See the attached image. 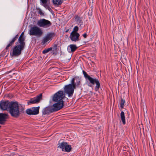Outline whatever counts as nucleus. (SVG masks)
Masks as SVG:
<instances>
[{"instance_id": "nucleus-1", "label": "nucleus", "mask_w": 156, "mask_h": 156, "mask_svg": "<svg viewBox=\"0 0 156 156\" xmlns=\"http://www.w3.org/2000/svg\"><path fill=\"white\" fill-rule=\"evenodd\" d=\"M82 72L86 80H88L90 82V85H88V86L91 87L92 85H94L95 83L96 85L94 88V90L96 91H97L100 87V83L98 80V79L93 78L91 77L84 70H83Z\"/></svg>"}, {"instance_id": "nucleus-2", "label": "nucleus", "mask_w": 156, "mask_h": 156, "mask_svg": "<svg viewBox=\"0 0 156 156\" xmlns=\"http://www.w3.org/2000/svg\"><path fill=\"white\" fill-rule=\"evenodd\" d=\"M20 108L17 101H10V114L15 118H17L20 115Z\"/></svg>"}, {"instance_id": "nucleus-3", "label": "nucleus", "mask_w": 156, "mask_h": 156, "mask_svg": "<svg viewBox=\"0 0 156 156\" xmlns=\"http://www.w3.org/2000/svg\"><path fill=\"white\" fill-rule=\"evenodd\" d=\"M29 34L30 35H33L40 37L43 34V30L39 27L36 26L32 27L29 30Z\"/></svg>"}, {"instance_id": "nucleus-4", "label": "nucleus", "mask_w": 156, "mask_h": 156, "mask_svg": "<svg viewBox=\"0 0 156 156\" xmlns=\"http://www.w3.org/2000/svg\"><path fill=\"white\" fill-rule=\"evenodd\" d=\"M65 96L63 91L59 90L54 95L53 100L55 102H61L63 103V99Z\"/></svg>"}, {"instance_id": "nucleus-5", "label": "nucleus", "mask_w": 156, "mask_h": 156, "mask_svg": "<svg viewBox=\"0 0 156 156\" xmlns=\"http://www.w3.org/2000/svg\"><path fill=\"white\" fill-rule=\"evenodd\" d=\"M73 84V81H72V84H69L67 85H66L64 87V92L68 95V97L72 96L74 93V89L76 88Z\"/></svg>"}, {"instance_id": "nucleus-6", "label": "nucleus", "mask_w": 156, "mask_h": 156, "mask_svg": "<svg viewBox=\"0 0 156 156\" xmlns=\"http://www.w3.org/2000/svg\"><path fill=\"white\" fill-rule=\"evenodd\" d=\"M37 24L39 27L45 28H48L52 25L50 21L45 19H40L38 21Z\"/></svg>"}, {"instance_id": "nucleus-7", "label": "nucleus", "mask_w": 156, "mask_h": 156, "mask_svg": "<svg viewBox=\"0 0 156 156\" xmlns=\"http://www.w3.org/2000/svg\"><path fill=\"white\" fill-rule=\"evenodd\" d=\"M0 109L2 111H7L10 112V102L8 101L2 100L0 101Z\"/></svg>"}, {"instance_id": "nucleus-8", "label": "nucleus", "mask_w": 156, "mask_h": 156, "mask_svg": "<svg viewBox=\"0 0 156 156\" xmlns=\"http://www.w3.org/2000/svg\"><path fill=\"white\" fill-rule=\"evenodd\" d=\"M39 106L30 108L27 109L26 110V112L28 115H37L39 113Z\"/></svg>"}, {"instance_id": "nucleus-9", "label": "nucleus", "mask_w": 156, "mask_h": 156, "mask_svg": "<svg viewBox=\"0 0 156 156\" xmlns=\"http://www.w3.org/2000/svg\"><path fill=\"white\" fill-rule=\"evenodd\" d=\"M55 36V34L54 32H51L47 33L42 39V43L43 44L49 41H51L52 38Z\"/></svg>"}, {"instance_id": "nucleus-10", "label": "nucleus", "mask_w": 156, "mask_h": 156, "mask_svg": "<svg viewBox=\"0 0 156 156\" xmlns=\"http://www.w3.org/2000/svg\"><path fill=\"white\" fill-rule=\"evenodd\" d=\"M24 48L19 45L15 46L13 49L12 56H18L19 55L21 54V51Z\"/></svg>"}, {"instance_id": "nucleus-11", "label": "nucleus", "mask_w": 156, "mask_h": 156, "mask_svg": "<svg viewBox=\"0 0 156 156\" xmlns=\"http://www.w3.org/2000/svg\"><path fill=\"white\" fill-rule=\"evenodd\" d=\"M42 98V94L39 95L33 98L30 99L28 102V104H32L38 103Z\"/></svg>"}, {"instance_id": "nucleus-12", "label": "nucleus", "mask_w": 156, "mask_h": 156, "mask_svg": "<svg viewBox=\"0 0 156 156\" xmlns=\"http://www.w3.org/2000/svg\"><path fill=\"white\" fill-rule=\"evenodd\" d=\"M57 102V103L54 104L53 106H52L53 112H55L60 110L63 106V103L61 102Z\"/></svg>"}, {"instance_id": "nucleus-13", "label": "nucleus", "mask_w": 156, "mask_h": 156, "mask_svg": "<svg viewBox=\"0 0 156 156\" xmlns=\"http://www.w3.org/2000/svg\"><path fill=\"white\" fill-rule=\"evenodd\" d=\"M73 81V85L75 87H78L81 84L80 79L78 76H75L73 78L71 81V83L72 84V81Z\"/></svg>"}, {"instance_id": "nucleus-14", "label": "nucleus", "mask_w": 156, "mask_h": 156, "mask_svg": "<svg viewBox=\"0 0 156 156\" xmlns=\"http://www.w3.org/2000/svg\"><path fill=\"white\" fill-rule=\"evenodd\" d=\"M79 36L80 34L77 32L72 31L70 34V38L72 41H78L79 40Z\"/></svg>"}, {"instance_id": "nucleus-15", "label": "nucleus", "mask_w": 156, "mask_h": 156, "mask_svg": "<svg viewBox=\"0 0 156 156\" xmlns=\"http://www.w3.org/2000/svg\"><path fill=\"white\" fill-rule=\"evenodd\" d=\"M52 109V106H48L43 109L42 111V114L49 115L50 113L54 112Z\"/></svg>"}, {"instance_id": "nucleus-16", "label": "nucleus", "mask_w": 156, "mask_h": 156, "mask_svg": "<svg viewBox=\"0 0 156 156\" xmlns=\"http://www.w3.org/2000/svg\"><path fill=\"white\" fill-rule=\"evenodd\" d=\"M8 115L3 113H0V124H3L6 121Z\"/></svg>"}, {"instance_id": "nucleus-17", "label": "nucleus", "mask_w": 156, "mask_h": 156, "mask_svg": "<svg viewBox=\"0 0 156 156\" xmlns=\"http://www.w3.org/2000/svg\"><path fill=\"white\" fill-rule=\"evenodd\" d=\"M77 47L75 44H70L68 46L67 51L69 53L73 52L77 49Z\"/></svg>"}, {"instance_id": "nucleus-18", "label": "nucleus", "mask_w": 156, "mask_h": 156, "mask_svg": "<svg viewBox=\"0 0 156 156\" xmlns=\"http://www.w3.org/2000/svg\"><path fill=\"white\" fill-rule=\"evenodd\" d=\"M53 5L56 7H58L63 2V0H52Z\"/></svg>"}, {"instance_id": "nucleus-19", "label": "nucleus", "mask_w": 156, "mask_h": 156, "mask_svg": "<svg viewBox=\"0 0 156 156\" xmlns=\"http://www.w3.org/2000/svg\"><path fill=\"white\" fill-rule=\"evenodd\" d=\"M66 144V142H61V140L59 141L58 145V147L61 149L62 151H64V148Z\"/></svg>"}, {"instance_id": "nucleus-20", "label": "nucleus", "mask_w": 156, "mask_h": 156, "mask_svg": "<svg viewBox=\"0 0 156 156\" xmlns=\"http://www.w3.org/2000/svg\"><path fill=\"white\" fill-rule=\"evenodd\" d=\"M18 41L20 43L19 45L24 47L25 46V42H24L25 38L24 37L20 36L18 38Z\"/></svg>"}, {"instance_id": "nucleus-21", "label": "nucleus", "mask_w": 156, "mask_h": 156, "mask_svg": "<svg viewBox=\"0 0 156 156\" xmlns=\"http://www.w3.org/2000/svg\"><path fill=\"white\" fill-rule=\"evenodd\" d=\"M120 117L124 125L126 124L125 118V116L124 112L122 111L120 114Z\"/></svg>"}, {"instance_id": "nucleus-22", "label": "nucleus", "mask_w": 156, "mask_h": 156, "mask_svg": "<svg viewBox=\"0 0 156 156\" xmlns=\"http://www.w3.org/2000/svg\"><path fill=\"white\" fill-rule=\"evenodd\" d=\"M75 20L77 23L79 24H80V25H81L83 23L81 20L78 15H77L75 16Z\"/></svg>"}, {"instance_id": "nucleus-23", "label": "nucleus", "mask_w": 156, "mask_h": 156, "mask_svg": "<svg viewBox=\"0 0 156 156\" xmlns=\"http://www.w3.org/2000/svg\"><path fill=\"white\" fill-rule=\"evenodd\" d=\"M125 103V101L123 99L121 98L120 103V107L121 108H123Z\"/></svg>"}, {"instance_id": "nucleus-24", "label": "nucleus", "mask_w": 156, "mask_h": 156, "mask_svg": "<svg viewBox=\"0 0 156 156\" xmlns=\"http://www.w3.org/2000/svg\"><path fill=\"white\" fill-rule=\"evenodd\" d=\"M52 49L53 48L52 47H50L47 49H44L42 51V53L44 54H45L48 53L49 51H52Z\"/></svg>"}, {"instance_id": "nucleus-25", "label": "nucleus", "mask_w": 156, "mask_h": 156, "mask_svg": "<svg viewBox=\"0 0 156 156\" xmlns=\"http://www.w3.org/2000/svg\"><path fill=\"white\" fill-rule=\"evenodd\" d=\"M71 149L72 147L71 145H69L68 144L66 147L64 149V151L69 152L71 151Z\"/></svg>"}, {"instance_id": "nucleus-26", "label": "nucleus", "mask_w": 156, "mask_h": 156, "mask_svg": "<svg viewBox=\"0 0 156 156\" xmlns=\"http://www.w3.org/2000/svg\"><path fill=\"white\" fill-rule=\"evenodd\" d=\"M42 6H43L46 9H48L50 12H51L52 11V9L48 5V3L45 4L43 5Z\"/></svg>"}, {"instance_id": "nucleus-27", "label": "nucleus", "mask_w": 156, "mask_h": 156, "mask_svg": "<svg viewBox=\"0 0 156 156\" xmlns=\"http://www.w3.org/2000/svg\"><path fill=\"white\" fill-rule=\"evenodd\" d=\"M18 34H17L12 39L11 41H10V45L12 44L18 38Z\"/></svg>"}, {"instance_id": "nucleus-28", "label": "nucleus", "mask_w": 156, "mask_h": 156, "mask_svg": "<svg viewBox=\"0 0 156 156\" xmlns=\"http://www.w3.org/2000/svg\"><path fill=\"white\" fill-rule=\"evenodd\" d=\"M48 1V0H40V4L42 5H43L47 3Z\"/></svg>"}, {"instance_id": "nucleus-29", "label": "nucleus", "mask_w": 156, "mask_h": 156, "mask_svg": "<svg viewBox=\"0 0 156 156\" xmlns=\"http://www.w3.org/2000/svg\"><path fill=\"white\" fill-rule=\"evenodd\" d=\"M38 10V13L41 16H44V14L42 10L40 9H39Z\"/></svg>"}, {"instance_id": "nucleus-30", "label": "nucleus", "mask_w": 156, "mask_h": 156, "mask_svg": "<svg viewBox=\"0 0 156 156\" xmlns=\"http://www.w3.org/2000/svg\"><path fill=\"white\" fill-rule=\"evenodd\" d=\"M78 27L77 26H76L74 28L73 31V32H77L78 30Z\"/></svg>"}, {"instance_id": "nucleus-31", "label": "nucleus", "mask_w": 156, "mask_h": 156, "mask_svg": "<svg viewBox=\"0 0 156 156\" xmlns=\"http://www.w3.org/2000/svg\"><path fill=\"white\" fill-rule=\"evenodd\" d=\"M25 108H22L20 109V112H21L23 113H24L25 112Z\"/></svg>"}, {"instance_id": "nucleus-32", "label": "nucleus", "mask_w": 156, "mask_h": 156, "mask_svg": "<svg viewBox=\"0 0 156 156\" xmlns=\"http://www.w3.org/2000/svg\"><path fill=\"white\" fill-rule=\"evenodd\" d=\"M83 37L85 38H86L87 37V34L86 33H85L84 34H83Z\"/></svg>"}, {"instance_id": "nucleus-33", "label": "nucleus", "mask_w": 156, "mask_h": 156, "mask_svg": "<svg viewBox=\"0 0 156 156\" xmlns=\"http://www.w3.org/2000/svg\"><path fill=\"white\" fill-rule=\"evenodd\" d=\"M5 52V51H3L2 53V54L0 55V58H1L2 57V55H5V54L4 55V53Z\"/></svg>"}, {"instance_id": "nucleus-34", "label": "nucleus", "mask_w": 156, "mask_h": 156, "mask_svg": "<svg viewBox=\"0 0 156 156\" xmlns=\"http://www.w3.org/2000/svg\"><path fill=\"white\" fill-rule=\"evenodd\" d=\"M10 47V43L6 47V48L5 49L7 50L8 48Z\"/></svg>"}, {"instance_id": "nucleus-35", "label": "nucleus", "mask_w": 156, "mask_h": 156, "mask_svg": "<svg viewBox=\"0 0 156 156\" xmlns=\"http://www.w3.org/2000/svg\"><path fill=\"white\" fill-rule=\"evenodd\" d=\"M23 34H24V32H23L22 34H21V35H20V36H21V37H23Z\"/></svg>"}, {"instance_id": "nucleus-36", "label": "nucleus", "mask_w": 156, "mask_h": 156, "mask_svg": "<svg viewBox=\"0 0 156 156\" xmlns=\"http://www.w3.org/2000/svg\"><path fill=\"white\" fill-rule=\"evenodd\" d=\"M67 144H68V143H66V145H65V146L64 147V148H66V147Z\"/></svg>"}, {"instance_id": "nucleus-37", "label": "nucleus", "mask_w": 156, "mask_h": 156, "mask_svg": "<svg viewBox=\"0 0 156 156\" xmlns=\"http://www.w3.org/2000/svg\"><path fill=\"white\" fill-rule=\"evenodd\" d=\"M7 54H7V55H6V56H8V54H9V53H8H8H7Z\"/></svg>"}, {"instance_id": "nucleus-38", "label": "nucleus", "mask_w": 156, "mask_h": 156, "mask_svg": "<svg viewBox=\"0 0 156 156\" xmlns=\"http://www.w3.org/2000/svg\"><path fill=\"white\" fill-rule=\"evenodd\" d=\"M68 30H66V32H68Z\"/></svg>"}, {"instance_id": "nucleus-39", "label": "nucleus", "mask_w": 156, "mask_h": 156, "mask_svg": "<svg viewBox=\"0 0 156 156\" xmlns=\"http://www.w3.org/2000/svg\"><path fill=\"white\" fill-rule=\"evenodd\" d=\"M1 126H0V128L1 127Z\"/></svg>"}]
</instances>
